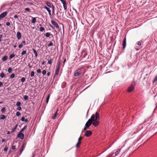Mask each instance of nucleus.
Returning a JSON list of instances; mask_svg holds the SVG:
<instances>
[{"label": "nucleus", "instance_id": "603ef678", "mask_svg": "<svg viewBox=\"0 0 157 157\" xmlns=\"http://www.w3.org/2000/svg\"><path fill=\"white\" fill-rule=\"evenodd\" d=\"M17 109L19 110H21V108L20 106H18Z\"/></svg>", "mask_w": 157, "mask_h": 157}, {"label": "nucleus", "instance_id": "c03bdc74", "mask_svg": "<svg viewBox=\"0 0 157 157\" xmlns=\"http://www.w3.org/2000/svg\"><path fill=\"white\" fill-rule=\"evenodd\" d=\"M25 80V78L24 77L22 78L21 79V81L22 82H24Z\"/></svg>", "mask_w": 157, "mask_h": 157}, {"label": "nucleus", "instance_id": "0eeeda50", "mask_svg": "<svg viewBox=\"0 0 157 157\" xmlns=\"http://www.w3.org/2000/svg\"><path fill=\"white\" fill-rule=\"evenodd\" d=\"M17 137L20 138L22 140L24 139V135L22 132H20L17 135Z\"/></svg>", "mask_w": 157, "mask_h": 157}, {"label": "nucleus", "instance_id": "6e6d98bb", "mask_svg": "<svg viewBox=\"0 0 157 157\" xmlns=\"http://www.w3.org/2000/svg\"><path fill=\"white\" fill-rule=\"evenodd\" d=\"M10 25V22H7L6 23V25L7 26H9Z\"/></svg>", "mask_w": 157, "mask_h": 157}, {"label": "nucleus", "instance_id": "c85d7f7f", "mask_svg": "<svg viewBox=\"0 0 157 157\" xmlns=\"http://www.w3.org/2000/svg\"><path fill=\"white\" fill-rule=\"evenodd\" d=\"M33 52L35 54V56L36 57H37V54L36 51L34 49H33Z\"/></svg>", "mask_w": 157, "mask_h": 157}, {"label": "nucleus", "instance_id": "4468645a", "mask_svg": "<svg viewBox=\"0 0 157 157\" xmlns=\"http://www.w3.org/2000/svg\"><path fill=\"white\" fill-rule=\"evenodd\" d=\"M17 37L18 40L21 39V33L19 32H18L17 34Z\"/></svg>", "mask_w": 157, "mask_h": 157}, {"label": "nucleus", "instance_id": "79ce46f5", "mask_svg": "<svg viewBox=\"0 0 157 157\" xmlns=\"http://www.w3.org/2000/svg\"><path fill=\"white\" fill-rule=\"evenodd\" d=\"M21 104V103L20 101L17 102L16 103V105L18 106H20Z\"/></svg>", "mask_w": 157, "mask_h": 157}, {"label": "nucleus", "instance_id": "a19ab883", "mask_svg": "<svg viewBox=\"0 0 157 157\" xmlns=\"http://www.w3.org/2000/svg\"><path fill=\"white\" fill-rule=\"evenodd\" d=\"M81 142H78L76 144V147H78V146L80 144Z\"/></svg>", "mask_w": 157, "mask_h": 157}, {"label": "nucleus", "instance_id": "3c124183", "mask_svg": "<svg viewBox=\"0 0 157 157\" xmlns=\"http://www.w3.org/2000/svg\"><path fill=\"white\" fill-rule=\"evenodd\" d=\"M23 46V44H22V43L21 44H20L19 46H18V47L19 48H21V47H22Z\"/></svg>", "mask_w": 157, "mask_h": 157}, {"label": "nucleus", "instance_id": "8fccbe9b", "mask_svg": "<svg viewBox=\"0 0 157 157\" xmlns=\"http://www.w3.org/2000/svg\"><path fill=\"white\" fill-rule=\"evenodd\" d=\"M46 71L45 70H44L42 72V74L43 75H45L46 73Z\"/></svg>", "mask_w": 157, "mask_h": 157}, {"label": "nucleus", "instance_id": "5fc2aeb1", "mask_svg": "<svg viewBox=\"0 0 157 157\" xmlns=\"http://www.w3.org/2000/svg\"><path fill=\"white\" fill-rule=\"evenodd\" d=\"M16 146H12V150H14L15 149Z\"/></svg>", "mask_w": 157, "mask_h": 157}, {"label": "nucleus", "instance_id": "e2e57ef3", "mask_svg": "<svg viewBox=\"0 0 157 157\" xmlns=\"http://www.w3.org/2000/svg\"><path fill=\"white\" fill-rule=\"evenodd\" d=\"M6 140L5 139H3L2 140V142H6Z\"/></svg>", "mask_w": 157, "mask_h": 157}, {"label": "nucleus", "instance_id": "49530a36", "mask_svg": "<svg viewBox=\"0 0 157 157\" xmlns=\"http://www.w3.org/2000/svg\"><path fill=\"white\" fill-rule=\"evenodd\" d=\"M34 75V72L33 71H32L30 75L31 77H33Z\"/></svg>", "mask_w": 157, "mask_h": 157}, {"label": "nucleus", "instance_id": "f3484780", "mask_svg": "<svg viewBox=\"0 0 157 157\" xmlns=\"http://www.w3.org/2000/svg\"><path fill=\"white\" fill-rule=\"evenodd\" d=\"M21 121H24L25 123L28 122V120L27 119H25L24 117H22L21 119Z\"/></svg>", "mask_w": 157, "mask_h": 157}, {"label": "nucleus", "instance_id": "f03ea898", "mask_svg": "<svg viewBox=\"0 0 157 157\" xmlns=\"http://www.w3.org/2000/svg\"><path fill=\"white\" fill-rule=\"evenodd\" d=\"M83 69L80 68L78 69L74 73V76L75 77H78L81 75L82 73Z\"/></svg>", "mask_w": 157, "mask_h": 157}, {"label": "nucleus", "instance_id": "a211bd4d", "mask_svg": "<svg viewBox=\"0 0 157 157\" xmlns=\"http://www.w3.org/2000/svg\"><path fill=\"white\" fill-rule=\"evenodd\" d=\"M6 118V116L3 114L1 115L0 116V119L1 120H4Z\"/></svg>", "mask_w": 157, "mask_h": 157}, {"label": "nucleus", "instance_id": "c756f323", "mask_svg": "<svg viewBox=\"0 0 157 157\" xmlns=\"http://www.w3.org/2000/svg\"><path fill=\"white\" fill-rule=\"evenodd\" d=\"M36 21V18L35 17H33L32 18V22L33 23H34Z\"/></svg>", "mask_w": 157, "mask_h": 157}, {"label": "nucleus", "instance_id": "1a4fd4ad", "mask_svg": "<svg viewBox=\"0 0 157 157\" xmlns=\"http://www.w3.org/2000/svg\"><path fill=\"white\" fill-rule=\"evenodd\" d=\"M42 35V36H45L46 37H48L50 36H51L53 38V35L52 34H50V33L49 32H47L45 34L43 33L41 35V36Z\"/></svg>", "mask_w": 157, "mask_h": 157}, {"label": "nucleus", "instance_id": "052dcab7", "mask_svg": "<svg viewBox=\"0 0 157 157\" xmlns=\"http://www.w3.org/2000/svg\"><path fill=\"white\" fill-rule=\"evenodd\" d=\"M88 127H87L86 126H85V127H84V129H83V130L84 131H85L86 130V129H87V128H88Z\"/></svg>", "mask_w": 157, "mask_h": 157}, {"label": "nucleus", "instance_id": "09e8293b", "mask_svg": "<svg viewBox=\"0 0 157 157\" xmlns=\"http://www.w3.org/2000/svg\"><path fill=\"white\" fill-rule=\"evenodd\" d=\"M25 11H27L30 12V9L29 8H26L25 9Z\"/></svg>", "mask_w": 157, "mask_h": 157}, {"label": "nucleus", "instance_id": "f704fd0d", "mask_svg": "<svg viewBox=\"0 0 157 157\" xmlns=\"http://www.w3.org/2000/svg\"><path fill=\"white\" fill-rule=\"evenodd\" d=\"M28 96L26 95H25L24 96V98L25 100H27L28 99Z\"/></svg>", "mask_w": 157, "mask_h": 157}, {"label": "nucleus", "instance_id": "f257e3e1", "mask_svg": "<svg viewBox=\"0 0 157 157\" xmlns=\"http://www.w3.org/2000/svg\"><path fill=\"white\" fill-rule=\"evenodd\" d=\"M96 117V120L100 118L99 113L98 112H97L95 114H93L90 119L86 122L85 124L86 126L87 127H89L92 124V121H94L95 117Z\"/></svg>", "mask_w": 157, "mask_h": 157}, {"label": "nucleus", "instance_id": "2eb2a0df", "mask_svg": "<svg viewBox=\"0 0 157 157\" xmlns=\"http://www.w3.org/2000/svg\"><path fill=\"white\" fill-rule=\"evenodd\" d=\"M60 68V67H56V69L55 72V76L58 75V73L59 71Z\"/></svg>", "mask_w": 157, "mask_h": 157}, {"label": "nucleus", "instance_id": "f8f14e48", "mask_svg": "<svg viewBox=\"0 0 157 157\" xmlns=\"http://www.w3.org/2000/svg\"><path fill=\"white\" fill-rule=\"evenodd\" d=\"M134 89V86L132 85L131 86H129L127 89V91L128 92H130L132 91Z\"/></svg>", "mask_w": 157, "mask_h": 157}, {"label": "nucleus", "instance_id": "393cba45", "mask_svg": "<svg viewBox=\"0 0 157 157\" xmlns=\"http://www.w3.org/2000/svg\"><path fill=\"white\" fill-rule=\"evenodd\" d=\"M40 31L45 32V29L43 27H40Z\"/></svg>", "mask_w": 157, "mask_h": 157}, {"label": "nucleus", "instance_id": "58836bf2", "mask_svg": "<svg viewBox=\"0 0 157 157\" xmlns=\"http://www.w3.org/2000/svg\"><path fill=\"white\" fill-rule=\"evenodd\" d=\"M15 76V74H12L10 75V78H13Z\"/></svg>", "mask_w": 157, "mask_h": 157}, {"label": "nucleus", "instance_id": "0e129e2a", "mask_svg": "<svg viewBox=\"0 0 157 157\" xmlns=\"http://www.w3.org/2000/svg\"><path fill=\"white\" fill-rule=\"evenodd\" d=\"M40 22L43 23V20L42 19L40 18Z\"/></svg>", "mask_w": 157, "mask_h": 157}, {"label": "nucleus", "instance_id": "680f3d73", "mask_svg": "<svg viewBox=\"0 0 157 157\" xmlns=\"http://www.w3.org/2000/svg\"><path fill=\"white\" fill-rule=\"evenodd\" d=\"M50 72H48L47 74V75L48 76L50 75Z\"/></svg>", "mask_w": 157, "mask_h": 157}, {"label": "nucleus", "instance_id": "13d9d810", "mask_svg": "<svg viewBox=\"0 0 157 157\" xmlns=\"http://www.w3.org/2000/svg\"><path fill=\"white\" fill-rule=\"evenodd\" d=\"M50 94H49L48 95V96H47V98L46 99L49 100V98H50Z\"/></svg>", "mask_w": 157, "mask_h": 157}, {"label": "nucleus", "instance_id": "338daca9", "mask_svg": "<svg viewBox=\"0 0 157 157\" xmlns=\"http://www.w3.org/2000/svg\"><path fill=\"white\" fill-rule=\"evenodd\" d=\"M22 44H23L24 45H25L26 44V42L25 41H23L22 42Z\"/></svg>", "mask_w": 157, "mask_h": 157}, {"label": "nucleus", "instance_id": "774afa93", "mask_svg": "<svg viewBox=\"0 0 157 157\" xmlns=\"http://www.w3.org/2000/svg\"><path fill=\"white\" fill-rule=\"evenodd\" d=\"M11 132H10V131H8L7 133V134H10Z\"/></svg>", "mask_w": 157, "mask_h": 157}, {"label": "nucleus", "instance_id": "39448f33", "mask_svg": "<svg viewBox=\"0 0 157 157\" xmlns=\"http://www.w3.org/2000/svg\"><path fill=\"white\" fill-rule=\"evenodd\" d=\"M99 118L98 119L96 120V117H95V120L94 121H92V124L93 125H94L95 127H96L98 126L99 124V122L98 121Z\"/></svg>", "mask_w": 157, "mask_h": 157}, {"label": "nucleus", "instance_id": "cd10ccee", "mask_svg": "<svg viewBox=\"0 0 157 157\" xmlns=\"http://www.w3.org/2000/svg\"><path fill=\"white\" fill-rule=\"evenodd\" d=\"M121 149H119L118 150H117L115 152V155L117 156V155H118L119 154V152L121 151Z\"/></svg>", "mask_w": 157, "mask_h": 157}, {"label": "nucleus", "instance_id": "a18cd8bd", "mask_svg": "<svg viewBox=\"0 0 157 157\" xmlns=\"http://www.w3.org/2000/svg\"><path fill=\"white\" fill-rule=\"evenodd\" d=\"M21 114L19 112H17L16 113V115L17 116H19L21 115Z\"/></svg>", "mask_w": 157, "mask_h": 157}, {"label": "nucleus", "instance_id": "6ab92c4d", "mask_svg": "<svg viewBox=\"0 0 157 157\" xmlns=\"http://www.w3.org/2000/svg\"><path fill=\"white\" fill-rule=\"evenodd\" d=\"M17 126H18V124H16V125H15L14 128L12 129L11 131V133H12L13 132H14V131L16 129V128L17 127Z\"/></svg>", "mask_w": 157, "mask_h": 157}, {"label": "nucleus", "instance_id": "4be33fe9", "mask_svg": "<svg viewBox=\"0 0 157 157\" xmlns=\"http://www.w3.org/2000/svg\"><path fill=\"white\" fill-rule=\"evenodd\" d=\"M6 111V108L4 107L2 109L1 111L2 114L5 113V112Z\"/></svg>", "mask_w": 157, "mask_h": 157}, {"label": "nucleus", "instance_id": "9b49d317", "mask_svg": "<svg viewBox=\"0 0 157 157\" xmlns=\"http://www.w3.org/2000/svg\"><path fill=\"white\" fill-rule=\"evenodd\" d=\"M46 5L48 7L51 8L54 6L53 5L52 3L49 2L48 1L46 2Z\"/></svg>", "mask_w": 157, "mask_h": 157}, {"label": "nucleus", "instance_id": "b1692460", "mask_svg": "<svg viewBox=\"0 0 157 157\" xmlns=\"http://www.w3.org/2000/svg\"><path fill=\"white\" fill-rule=\"evenodd\" d=\"M52 15L53 16L55 15V7L52 8Z\"/></svg>", "mask_w": 157, "mask_h": 157}, {"label": "nucleus", "instance_id": "69168bd1", "mask_svg": "<svg viewBox=\"0 0 157 157\" xmlns=\"http://www.w3.org/2000/svg\"><path fill=\"white\" fill-rule=\"evenodd\" d=\"M14 17L15 18H17L18 16L17 15H14Z\"/></svg>", "mask_w": 157, "mask_h": 157}, {"label": "nucleus", "instance_id": "bb28decb", "mask_svg": "<svg viewBox=\"0 0 157 157\" xmlns=\"http://www.w3.org/2000/svg\"><path fill=\"white\" fill-rule=\"evenodd\" d=\"M15 56V54L13 53L9 56V59H11Z\"/></svg>", "mask_w": 157, "mask_h": 157}, {"label": "nucleus", "instance_id": "72a5a7b5", "mask_svg": "<svg viewBox=\"0 0 157 157\" xmlns=\"http://www.w3.org/2000/svg\"><path fill=\"white\" fill-rule=\"evenodd\" d=\"M26 50H24L21 52V55L22 56L24 55H25L26 53Z\"/></svg>", "mask_w": 157, "mask_h": 157}, {"label": "nucleus", "instance_id": "a878e982", "mask_svg": "<svg viewBox=\"0 0 157 157\" xmlns=\"http://www.w3.org/2000/svg\"><path fill=\"white\" fill-rule=\"evenodd\" d=\"M5 75L3 72H2L0 74V77L2 78H3L5 77Z\"/></svg>", "mask_w": 157, "mask_h": 157}, {"label": "nucleus", "instance_id": "aec40b11", "mask_svg": "<svg viewBox=\"0 0 157 157\" xmlns=\"http://www.w3.org/2000/svg\"><path fill=\"white\" fill-rule=\"evenodd\" d=\"M7 58H8L7 56H5L2 58V60L3 61H6L7 60Z\"/></svg>", "mask_w": 157, "mask_h": 157}, {"label": "nucleus", "instance_id": "37998d69", "mask_svg": "<svg viewBox=\"0 0 157 157\" xmlns=\"http://www.w3.org/2000/svg\"><path fill=\"white\" fill-rule=\"evenodd\" d=\"M60 1L63 4L66 2L65 0H60Z\"/></svg>", "mask_w": 157, "mask_h": 157}, {"label": "nucleus", "instance_id": "e433bc0d", "mask_svg": "<svg viewBox=\"0 0 157 157\" xmlns=\"http://www.w3.org/2000/svg\"><path fill=\"white\" fill-rule=\"evenodd\" d=\"M47 45L48 47L51 46L53 45V44L52 42H50L48 44H47Z\"/></svg>", "mask_w": 157, "mask_h": 157}, {"label": "nucleus", "instance_id": "2f4dec72", "mask_svg": "<svg viewBox=\"0 0 157 157\" xmlns=\"http://www.w3.org/2000/svg\"><path fill=\"white\" fill-rule=\"evenodd\" d=\"M52 63V59L51 58L50 59H48V63L50 64H51Z\"/></svg>", "mask_w": 157, "mask_h": 157}, {"label": "nucleus", "instance_id": "c9c22d12", "mask_svg": "<svg viewBox=\"0 0 157 157\" xmlns=\"http://www.w3.org/2000/svg\"><path fill=\"white\" fill-rule=\"evenodd\" d=\"M12 71V68L11 67H9L8 69V71L9 73H11Z\"/></svg>", "mask_w": 157, "mask_h": 157}, {"label": "nucleus", "instance_id": "ddd939ff", "mask_svg": "<svg viewBox=\"0 0 157 157\" xmlns=\"http://www.w3.org/2000/svg\"><path fill=\"white\" fill-rule=\"evenodd\" d=\"M7 13V12H5L2 13L0 15V19L4 17L6 15Z\"/></svg>", "mask_w": 157, "mask_h": 157}, {"label": "nucleus", "instance_id": "bf43d9fd", "mask_svg": "<svg viewBox=\"0 0 157 157\" xmlns=\"http://www.w3.org/2000/svg\"><path fill=\"white\" fill-rule=\"evenodd\" d=\"M3 84V83L2 82H0V87L2 86Z\"/></svg>", "mask_w": 157, "mask_h": 157}, {"label": "nucleus", "instance_id": "5701e85b", "mask_svg": "<svg viewBox=\"0 0 157 157\" xmlns=\"http://www.w3.org/2000/svg\"><path fill=\"white\" fill-rule=\"evenodd\" d=\"M61 59H59L58 60V65L57 66V67H60V65L61 64Z\"/></svg>", "mask_w": 157, "mask_h": 157}, {"label": "nucleus", "instance_id": "412c9836", "mask_svg": "<svg viewBox=\"0 0 157 157\" xmlns=\"http://www.w3.org/2000/svg\"><path fill=\"white\" fill-rule=\"evenodd\" d=\"M63 7L65 10H66L67 9V3L66 2L63 4Z\"/></svg>", "mask_w": 157, "mask_h": 157}, {"label": "nucleus", "instance_id": "864d4df0", "mask_svg": "<svg viewBox=\"0 0 157 157\" xmlns=\"http://www.w3.org/2000/svg\"><path fill=\"white\" fill-rule=\"evenodd\" d=\"M137 44L139 46H140L141 45V43L140 41H138L137 43Z\"/></svg>", "mask_w": 157, "mask_h": 157}, {"label": "nucleus", "instance_id": "ea45409f", "mask_svg": "<svg viewBox=\"0 0 157 157\" xmlns=\"http://www.w3.org/2000/svg\"><path fill=\"white\" fill-rule=\"evenodd\" d=\"M8 149V147L7 146H5L4 148V151H6Z\"/></svg>", "mask_w": 157, "mask_h": 157}, {"label": "nucleus", "instance_id": "9d476101", "mask_svg": "<svg viewBox=\"0 0 157 157\" xmlns=\"http://www.w3.org/2000/svg\"><path fill=\"white\" fill-rule=\"evenodd\" d=\"M51 22L52 24L56 28H59V26L56 22L55 21L52 20L51 21Z\"/></svg>", "mask_w": 157, "mask_h": 157}, {"label": "nucleus", "instance_id": "20e7f679", "mask_svg": "<svg viewBox=\"0 0 157 157\" xmlns=\"http://www.w3.org/2000/svg\"><path fill=\"white\" fill-rule=\"evenodd\" d=\"M40 7H41V9H42V8H43L45 9L48 11L49 14V15L50 16H51L52 15L51 10H50V9L48 7H47L46 6V5H45V4H44V5H43V6H42Z\"/></svg>", "mask_w": 157, "mask_h": 157}, {"label": "nucleus", "instance_id": "7c9ffc66", "mask_svg": "<svg viewBox=\"0 0 157 157\" xmlns=\"http://www.w3.org/2000/svg\"><path fill=\"white\" fill-rule=\"evenodd\" d=\"M27 126H25L21 130L20 132H23L24 130L26 128Z\"/></svg>", "mask_w": 157, "mask_h": 157}, {"label": "nucleus", "instance_id": "423d86ee", "mask_svg": "<svg viewBox=\"0 0 157 157\" xmlns=\"http://www.w3.org/2000/svg\"><path fill=\"white\" fill-rule=\"evenodd\" d=\"M92 134V132L90 130L86 131L85 134V136L86 137H88Z\"/></svg>", "mask_w": 157, "mask_h": 157}, {"label": "nucleus", "instance_id": "6e6552de", "mask_svg": "<svg viewBox=\"0 0 157 157\" xmlns=\"http://www.w3.org/2000/svg\"><path fill=\"white\" fill-rule=\"evenodd\" d=\"M122 46L123 49H124L126 46V37H125L122 42Z\"/></svg>", "mask_w": 157, "mask_h": 157}, {"label": "nucleus", "instance_id": "7ed1b4c3", "mask_svg": "<svg viewBox=\"0 0 157 157\" xmlns=\"http://www.w3.org/2000/svg\"><path fill=\"white\" fill-rule=\"evenodd\" d=\"M81 56L83 58H86L87 59L88 58L89 55H88L86 50L85 49L83 50L81 52Z\"/></svg>", "mask_w": 157, "mask_h": 157}, {"label": "nucleus", "instance_id": "4c0bfd02", "mask_svg": "<svg viewBox=\"0 0 157 157\" xmlns=\"http://www.w3.org/2000/svg\"><path fill=\"white\" fill-rule=\"evenodd\" d=\"M157 81V76L155 77L154 79L153 80V82H155Z\"/></svg>", "mask_w": 157, "mask_h": 157}, {"label": "nucleus", "instance_id": "4d7b16f0", "mask_svg": "<svg viewBox=\"0 0 157 157\" xmlns=\"http://www.w3.org/2000/svg\"><path fill=\"white\" fill-rule=\"evenodd\" d=\"M23 150V149H22L21 148V150L20 151V154H21V153H22V152Z\"/></svg>", "mask_w": 157, "mask_h": 157}, {"label": "nucleus", "instance_id": "473e14b6", "mask_svg": "<svg viewBox=\"0 0 157 157\" xmlns=\"http://www.w3.org/2000/svg\"><path fill=\"white\" fill-rule=\"evenodd\" d=\"M44 4H45V5L46 4V2H44L43 3H40V8H41L40 7L42 6H43Z\"/></svg>", "mask_w": 157, "mask_h": 157}, {"label": "nucleus", "instance_id": "de8ad7c7", "mask_svg": "<svg viewBox=\"0 0 157 157\" xmlns=\"http://www.w3.org/2000/svg\"><path fill=\"white\" fill-rule=\"evenodd\" d=\"M82 136H80L78 139V142H81V140L82 139Z\"/></svg>", "mask_w": 157, "mask_h": 157}, {"label": "nucleus", "instance_id": "dca6fc26", "mask_svg": "<svg viewBox=\"0 0 157 157\" xmlns=\"http://www.w3.org/2000/svg\"><path fill=\"white\" fill-rule=\"evenodd\" d=\"M58 109H57V110L56 111V112L55 113L54 115H53V116L52 117V118L53 119L55 120L56 118V117L57 116V112H58Z\"/></svg>", "mask_w": 157, "mask_h": 157}]
</instances>
